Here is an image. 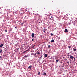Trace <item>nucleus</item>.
Returning <instances> with one entry per match:
<instances>
[{"mask_svg": "<svg viewBox=\"0 0 77 77\" xmlns=\"http://www.w3.org/2000/svg\"><path fill=\"white\" fill-rule=\"evenodd\" d=\"M29 55H26L23 57V59H26V58H27V57H29Z\"/></svg>", "mask_w": 77, "mask_h": 77, "instance_id": "f257e3e1", "label": "nucleus"}, {"mask_svg": "<svg viewBox=\"0 0 77 77\" xmlns=\"http://www.w3.org/2000/svg\"><path fill=\"white\" fill-rule=\"evenodd\" d=\"M69 56H70V58L71 59L73 60V59H74V57H73V56L72 55H70Z\"/></svg>", "mask_w": 77, "mask_h": 77, "instance_id": "f03ea898", "label": "nucleus"}, {"mask_svg": "<svg viewBox=\"0 0 77 77\" xmlns=\"http://www.w3.org/2000/svg\"><path fill=\"white\" fill-rule=\"evenodd\" d=\"M34 35H35V34L34 33H32L31 34V36L32 38H34Z\"/></svg>", "mask_w": 77, "mask_h": 77, "instance_id": "7ed1b4c3", "label": "nucleus"}, {"mask_svg": "<svg viewBox=\"0 0 77 77\" xmlns=\"http://www.w3.org/2000/svg\"><path fill=\"white\" fill-rule=\"evenodd\" d=\"M47 29H44L43 30V31L44 32H45V31H47Z\"/></svg>", "mask_w": 77, "mask_h": 77, "instance_id": "20e7f679", "label": "nucleus"}, {"mask_svg": "<svg viewBox=\"0 0 77 77\" xmlns=\"http://www.w3.org/2000/svg\"><path fill=\"white\" fill-rule=\"evenodd\" d=\"M4 45H3V44H2L0 45V47H3V46Z\"/></svg>", "mask_w": 77, "mask_h": 77, "instance_id": "39448f33", "label": "nucleus"}, {"mask_svg": "<svg viewBox=\"0 0 77 77\" xmlns=\"http://www.w3.org/2000/svg\"><path fill=\"white\" fill-rule=\"evenodd\" d=\"M47 54H45L44 55V57H47Z\"/></svg>", "mask_w": 77, "mask_h": 77, "instance_id": "423d86ee", "label": "nucleus"}, {"mask_svg": "<svg viewBox=\"0 0 77 77\" xmlns=\"http://www.w3.org/2000/svg\"><path fill=\"white\" fill-rule=\"evenodd\" d=\"M65 32H68V30L67 29H65Z\"/></svg>", "mask_w": 77, "mask_h": 77, "instance_id": "0eeeda50", "label": "nucleus"}, {"mask_svg": "<svg viewBox=\"0 0 77 77\" xmlns=\"http://www.w3.org/2000/svg\"><path fill=\"white\" fill-rule=\"evenodd\" d=\"M36 54H40V52H39L37 51V52H36Z\"/></svg>", "mask_w": 77, "mask_h": 77, "instance_id": "6e6552de", "label": "nucleus"}, {"mask_svg": "<svg viewBox=\"0 0 77 77\" xmlns=\"http://www.w3.org/2000/svg\"><path fill=\"white\" fill-rule=\"evenodd\" d=\"M47 75V74L46 73H44L43 74V75Z\"/></svg>", "mask_w": 77, "mask_h": 77, "instance_id": "1a4fd4ad", "label": "nucleus"}, {"mask_svg": "<svg viewBox=\"0 0 77 77\" xmlns=\"http://www.w3.org/2000/svg\"><path fill=\"white\" fill-rule=\"evenodd\" d=\"M28 50H26V51H24V53H26L27 52V51Z\"/></svg>", "mask_w": 77, "mask_h": 77, "instance_id": "9d476101", "label": "nucleus"}, {"mask_svg": "<svg viewBox=\"0 0 77 77\" xmlns=\"http://www.w3.org/2000/svg\"><path fill=\"white\" fill-rule=\"evenodd\" d=\"M28 68H29V69H31V68H32V66H29L28 67Z\"/></svg>", "mask_w": 77, "mask_h": 77, "instance_id": "9b49d317", "label": "nucleus"}, {"mask_svg": "<svg viewBox=\"0 0 77 77\" xmlns=\"http://www.w3.org/2000/svg\"><path fill=\"white\" fill-rule=\"evenodd\" d=\"M54 40H52L51 41V42H54Z\"/></svg>", "mask_w": 77, "mask_h": 77, "instance_id": "f8f14e48", "label": "nucleus"}, {"mask_svg": "<svg viewBox=\"0 0 77 77\" xmlns=\"http://www.w3.org/2000/svg\"><path fill=\"white\" fill-rule=\"evenodd\" d=\"M73 50H74V51H75H75H76L77 50V49H74Z\"/></svg>", "mask_w": 77, "mask_h": 77, "instance_id": "ddd939ff", "label": "nucleus"}, {"mask_svg": "<svg viewBox=\"0 0 77 77\" xmlns=\"http://www.w3.org/2000/svg\"><path fill=\"white\" fill-rule=\"evenodd\" d=\"M33 55L34 56H35V55L36 56V53L34 54Z\"/></svg>", "mask_w": 77, "mask_h": 77, "instance_id": "4468645a", "label": "nucleus"}, {"mask_svg": "<svg viewBox=\"0 0 77 77\" xmlns=\"http://www.w3.org/2000/svg\"><path fill=\"white\" fill-rule=\"evenodd\" d=\"M51 36H53V33H51Z\"/></svg>", "mask_w": 77, "mask_h": 77, "instance_id": "2eb2a0df", "label": "nucleus"}, {"mask_svg": "<svg viewBox=\"0 0 77 77\" xmlns=\"http://www.w3.org/2000/svg\"><path fill=\"white\" fill-rule=\"evenodd\" d=\"M48 48H50V45H48Z\"/></svg>", "mask_w": 77, "mask_h": 77, "instance_id": "dca6fc26", "label": "nucleus"}, {"mask_svg": "<svg viewBox=\"0 0 77 77\" xmlns=\"http://www.w3.org/2000/svg\"><path fill=\"white\" fill-rule=\"evenodd\" d=\"M2 50H0V53H2Z\"/></svg>", "mask_w": 77, "mask_h": 77, "instance_id": "f3484780", "label": "nucleus"}, {"mask_svg": "<svg viewBox=\"0 0 77 77\" xmlns=\"http://www.w3.org/2000/svg\"><path fill=\"white\" fill-rule=\"evenodd\" d=\"M35 45H34L33 46H32V48H35Z\"/></svg>", "mask_w": 77, "mask_h": 77, "instance_id": "a211bd4d", "label": "nucleus"}, {"mask_svg": "<svg viewBox=\"0 0 77 77\" xmlns=\"http://www.w3.org/2000/svg\"><path fill=\"white\" fill-rule=\"evenodd\" d=\"M71 46H68V48H71Z\"/></svg>", "mask_w": 77, "mask_h": 77, "instance_id": "6ab92c4d", "label": "nucleus"}, {"mask_svg": "<svg viewBox=\"0 0 77 77\" xmlns=\"http://www.w3.org/2000/svg\"><path fill=\"white\" fill-rule=\"evenodd\" d=\"M58 61H59V60H56V62H58Z\"/></svg>", "mask_w": 77, "mask_h": 77, "instance_id": "aec40b11", "label": "nucleus"}, {"mask_svg": "<svg viewBox=\"0 0 77 77\" xmlns=\"http://www.w3.org/2000/svg\"><path fill=\"white\" fill-rule=\"evenodd\" d=\"M38 74H39V75H40V74H41V73H40V72H39L38 73Z\"/></svg>", "mask_w": 77, "mask_h": 77, "instance_id": "412c9836", "label": "nucleus"}, {"mask_svg": "<svg viewBox=\"0 0 77 77\" xmlns=\"http://www.w3.org/2000/svg\"><path fill=\"white\" fill-rule=\"evenodd\" d=\"M51 18H52V20H53V17L51 16Z\"/></svg>", "mask_w": 77, "mask_h": 77, "instance_id": "4be33fe9", "label": "nucleus"}, {"mask_svg": "<svg viewBox=\"0 0 77 77\" xmlns=\"http://www.w3.org/2000/svg\"><path fill=\"white\" fill-rule=\"evenodd\" d=\"M5 32H7V30H5Z\"/></svg>", "mask_w": 77, "mask_h": 77, "instance_id": "5701e85b", "label": "nucleus"}, {"mask_svg": "<svg viewBox=\"0 0 77 77\" xmlns=\"http://www.w3.org/2000/svg\"><path fill=\"white\" fill-rule=\"evenodd\" d=\"M34 40V39H32V41H33Z\"/></svg>", "mask_w": 77, "mask_h": 77, "instance_id": "b1692460", "label": "nucleus"}, {"mask_svg": "<svg viewBox=\"0 0 77 77\" xmlns=\"http://www.w3.org/2000/svg\"><path fill=\"white\" fill-rule=\"evenodd\" d=\"M73 59H74V60H75V57H74Z\"/></svg>", "mask_w": 77, "mask_h": 77, "instance_id": "393cba45", "label": "nucleus"}, {"mask_svg": "<svg viewBox=\"0 0 77 77\" xmlns=\"http://www.w3.org/2000/svg\"><path fill=\"white\" fill-rule=\"evenodd\" d=\"M39 57L40 58V59H42V57Z\"/></svg>", "mask_w": 77, "mask_h": 77, "instance_id": "a878e982", "label": "nucleus"}, {"mask_svg": "<svg viewBox=\"0 0 77 77\" xmlns=\"http://www.w3.org/2000/svg\"><path fill=\"white\" fill-rule=\"evenodd\" d=\"M41 57H42V55H41Z\"/></svg>", "mask_w": 77, "mask_h": 77, "instance_id": "bb28decb", "label": "nucleus"}, {"mask_svg": "<svg viewBox=\"0 0 77 77\" xmlns=\"http://www.w3.org/2000/svg\"><path fill=\"white\" fill-rule=\"evenodd\" d=\"M15 28H16V29H17V27L16 26V27H15Z\"/></svg>", "mask_w": 77, "mask_h": 77, "instance_id": "cd10ccee", "label": "nucleus"}, {"mask_svg": "<svg viewBox=\"0 0 77 77\" xmlns=\"http://www.w3.org/2000/svg\"><path fill=\"white\" fill-rule=\"evenodd\" d=\"M60 39V37H59L58 38V39Z\"/></svg>", "mask_w": 77, "mask_h": 77, "instance_id": "c85d7f7f", "label": "nucleus"}, {"mask_svg": "<svg viewBox=\"0 0 77 77\" xmlns=\"http://www.w3.org/2000/svg\"><path fill=\"white\" fill-rule=\"evenodd\" d=\"M17 50H19V48L17 49Z\"/></svg>", "mask_w": 77, "mask_h": 77, "instance_id": "c756f323", "label": "nucleus"}, {"mask_svg": "<svg viewBox=\"0 0 77 77\" xmlns=\"http://www.w3.org/2000/svg\"><path fill=\"white\" fill-rule=\"evenodd\" d=\"M67 63H69V62L68 61L67 62Z\"/></svg>", "mask_w": 77, "mask_h": 77, "instance_id": "7c9ffc66", "label": "nucleus"}, {"mask_svg": "<svg viewBox=\"0 0 77 77\" xmlns=\"http://www.w3.org/2000/svg\"><path fill=\"white\" fill-rule=\"evenodd\" d=\"M39 24H40L41 23V22H39Z\"/></svg>", "mask_w": 77, "mask_h": 77, "instance_id": "2f4dec72", "label": "nucleus"}]
</instances>
